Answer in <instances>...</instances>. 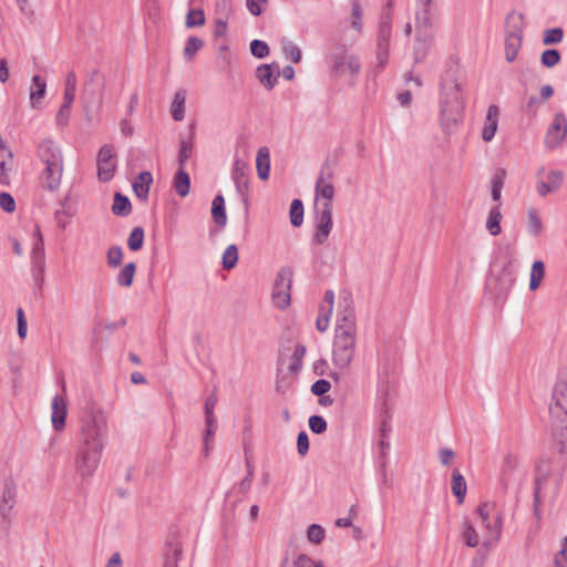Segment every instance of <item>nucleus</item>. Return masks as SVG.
I'll use <instances>...</instances> for the list:
<instances>
[{
	"label": "nucleus",
	"mask_w": 567,
	"mask_h": 567,
	"mask_svg": "<svg viewBox=\"0 0 567 567\" xmlns=\"http://www.w3.org/2000/svg\"><path fill=\"white\" fill-rule=\"evenodd\" d=\"M107 420L100 410L91 411L81 420L76 437L73 466L76 474L85 480L97 470L107 439Z\"/></svg>",
	"instance_id": "nucleus-1"
},
{
	"label": "nucleus",
	"mask_w": 567,
	"mask_h": 567,
	"mask_svg": "<svg viewBox=\"0 0 567 567\" xmlns=\"http://www.w3.org/2000/svg\"><path fill=\"white\" fill-rule=\"evenodd\" d=\"M107 420L100 410L91 411L81 420L76 437L73 466L76 474L85 480L97 470L107 439Z\"/></svg>",
	"instance_id": "nucleus-2"
},
{
	"label": "nucleus",
	"mask_w": 567,
	"mask_h": 567,
	"mask_svg": "<svg viewBox=\"0 0 567 567\" xmlns=\"http://www.w3.org/2000/svg\"><path fill=\"white\" fill-rule=\"evenodd\" d=\"M357 348V322L353 301L344 297L339 302L332 344V363L341 371L351 365Z\"/></svg>",
	"instance_id": "nucleus-3"
},
{
	"label": "nucleus",
	"mask_w": 567,
	"mask_h": 567,
	"mask_svg": "<svg viewBox=\"0 0 567 567\" xmlns=\"http://www.w3.org/2000/svg\"><path fill=\"white\" fill-rule=\"evenodd\" d=\"M464 110L463 84L454 73H449L442 79L440 94V124L445 133H453L461 126Z\"/></svg>",
	"instance_id": "nucleus-4"
},
{
	"label": "nucleus",
	"mask_w": 567,
	"mask_h": 567,
	"mask_svg": "<svg viewBox=\"0 0 567 567\" xmlns=\"http://www.w3.org/2000/svg\"><path fill=\"white\" fill-rule=\"evenodd\" d=\"M329 65L334 78H348L351 84L361 71L359 59L344 48H338L329 55Z\"/></svg>",
	"instance_id": "nucleus-5"
},
{
	"label": "nucleus",
	"mask_w": 567,
	"mask_h": 567,
	"mask_svg": "<svg viewBox=\"0 0 567 567\" xmlns=\"http://www.w3.org/2000/svg\"><path fill=\"white\" fill-rule=\"evenodd\" d=\"M522 21L523 18L520 14L513 13L507 17L508 30L505 37V59L509 63L515 61L522 47Z\"/></svg>",
	"instance_id": "nucleus-6"
},
{
	"label": "nucleus",
	"mask_w": 567,
	"mask_h": 567,
	"mask_svg": "<svg viewBox=\"0 0 567 567\" xmlns=\"http://www.w3.org/2000/svg\"><path fill=\"white\" fill-rule=\"evenodd\" d=\"M292 270L288 267L281 268L277 276L272 288V302L279 309H286L291 302V285Z\"/></svg>",
	"instance_id": "nucleus-7"
},
{
	"label": "nucleus",
	"mask_w": 567,
	"mask_h": 567,
	"mask_svg": "<svg viewBox=\"0 0 567 567\" xmlns=\"http://www.w3.org/2000/svg\"><path fill=\"white\" fill-rule=\"evenodd\" d=\"M392 33V11L389 9L381 16L378 39H377V60L378 65L383 68L388 63L390 52V39Z\"/></svg>",
	"instance_id": "nucleus-8"
},
{
	"label": "nucleus",
	"mask_w": 567,
	"mask_h": 567,
	"mask_svg": "<svg viewBox=\"0 0 567 567\" xmlns=\"http://www.w3.org/2000/svg\"><path fill=\"white\" fill-rule=\"evenodd\" d=\"M39 155L45 165L47 177H60L62 174V156L59 147L52 141H43L39 146Z\"/></svg>",
	"instance_id": "nucleus-9"
},
{
	"label": "nucleus",
	"mask_w": 567,
	"mask_h": 567,
	"mask_svg": "<svg viewBox=\"0 0 567 567\" xmlns=\"http://www.w3.org/2000/svg\"><path fill=\"white\" fill-rule=\"evenodd\" d=\"M567 137V117L564 113L558 112L554 115L549 124L546 136L545 145L548 148L559 147Z\"/></svg>",
	"instance_id": "nucleus-10"
},
{
	"label": "nucleus",
	"mask_w": 567,
	"mask_h": 567,
	"mask_svg": "<svg viewBox=\"0 0 567 567\" xmlns=\"http://www.w3.org/2000/svg\"><path fill=\"white\" fill-rule=\"evenodd\" d=\"M17 489L12 482H6L2 494L0 496V528L6 530L12 520V509L16 505Z\"/></svg>",
	"instance_id": "nucleus-11"
},
{
	"label": "nucleus",
	"mask_w": 567,
	"mask_h": 567,
	"mask_svg": "<svg viewBox=\"0 0 567 567\" xmlns=\"http://www.w3.org/2000/svg\"><path fill=\"white\" fill-rule=\"evenodd\" d=\"M477 514L488 533V535L484 538L483 545L489 547L497 543L501 537L502 519L498 516L493 524L489 522L491 505L487 503L481 504L477 507Z\"/></svg>",
	"instance_id": "nucleus-12"
},
{
	"label": "nucleus",
	"mask_w": 567,
	"mask_h": 567,
	"mask_svg": "<svg viewBox=\"0 0 567 567\" xmlns=\"http://www.w3.org/2000/svg\"><path fill=\"white\" fill-rule=\"evenodd\" d=\"M315 216L317 231L313 238L316 243L323 244L332 230V208L328 206L315 207Z\"/></svg>",
	"instance_id": "nucleus-13"
},
{
	"label": "nucleus",
	"mask_w": 567,
	"mask_h": 567,
	"mask_svg": "<svg viewBox=\"0 0 567 567\" xmlns=\"http://www.w3.org/2000/svg\"><path fill=\"white\" fill-rule=\"evenodd\" d=\"M116 169V152L111 144L103 145L97 154L99 177H111Z\"/></svg>",
	"instance_id": "nucleus-14"
},
{
	"label": "nucleus",
	"mask_w": 567,
	"mask_h": 567,
	"mask_svg": "<svg viewBox=\"0 0 567 567\" xmlns=\"http://www.w3.org/2000/svg\"><path fill=\"white\" fill-rule=\"evenodd\" d=\"M279 76L280 68L276 62L270 64H261L256 69V78L258 82L268 91L276 86Z\"/></svg>",
	"instance_id": "nucleus-15"
},
{
	"label": "nucleus",
	"mask_w": 567,
	"mask_h": 567,
	"mask_svg": "<svg viewBox=\"0 0 567 567\" xmlns=\"http://www.w3.org/2000/svg\"><path fill=\"white\" fill-rule=\"evenodd\" d=\"M315 192V207L328 206L332 208L334 187L330 179H317Z\"/></svg>",
	"instance_id": "nucleus-16"
},
{
	"label": "nucleus",
	"mask_w": 567,
	"mask_h": 567,
	"mask_svg": "<svg viewBox=\"0 0 567 567\" xmlns=\"http://www.w3.org/2000/svg\"><path fill=\"white\" fill-rule=\"evenodd\" d=\"M549 411L553 415L567 414V384L557 383L553 391Z\"/></svg>",
	"instance_id": "nucleus-17"
},
{
	"label": "nucleus",
	"mask_w": 567,
	"mask_h": 567,
	"mask_svg": "<svg viewBox=\"0 0 567 567\" xmlns=\"http://www.w3.org/2000/svg\"><path fill=\"white\" fill-rule=\"evenodd\" d=\"M499 113L497 105L492 104L488 106L482 128V138L484 142H491L494 138L498 127Z\"/></svg>",
	"instance_id": "nucleus-18"
},
{
	"label": "nucleus",
	"mask_w": 567,
	"mask_h": 567,
	"mask_svg": "<svg viewBox=\"0 0 567 567\" xmlns=\"http://www.w3.org/2000/svg\"><path fill=\"white\" fill-rule=\"evenodd\" d=\"M44 240L40 227L37 226L34 230V243L31 250V262L33 270H39L42 272L44 269Z\"/></svg>",
	"instance_id": "nucleus-19"
},
{
	"label": "nucleus",
	"mask_w": 567,
	"mask_h": 567,
	"mask_svg": "<svg viewBox=\"0 0 567 567\" xmlns=\"http://www.w3.org/2000/svg\"><path fill=\"white\" fill-rule=\"evenodd\" d=\"M51 421L55 431H62L65 426L66 402L62 395H55L51 402Z\"/></svg>",
	"instance_id": "nucleus-20"
},
{
	"label": "nucleus",
	"mask_w": 567,
	"mask_h": 567,
	"mask_svg": "<svg viewBox=\"0 0 567 567\" xmlns=\"http://www.w3.org/2000/svg\"><path fill=\"white\" fill-rule=\"evenodd\" d=\"M47 92V82L40 75H33L29 87L30 105L34 110L41 107V102Z\"/></svg>",
	"instance_id": "nucleus-21"
},
{
	"label": "nucleus",
	"mask_w": 567,
	"mask_h": 567,
	"mask_svg": "<svg viewBox=\"0 0 567 567\" xmlns=\"http://www.w3.org/2000/svg\"><path fill=\"white\" fill-rule=\"evenodd\" d=\"M256 169H257L258 177H269L270 150L267 146H261L257 151Z\"/></svg>",
	"instance_id": "nucleus-22"
},
{
	"label": "nucleus",
	"mask_w": 567,
	"mask_h": 567,
	"mask_svg": "<svg viewBox=\"0 0 567 567\" xmlns=\"http://www.w3.org/2000/svg\"><path fill=\"white\" fill-rule=\"evenodd\" d=\"M431 0H417V10L415 13L416 28L431 27Z\"/></svg>",
	"instance_id": "nucleus-23"
},
{
	"label": "nucleus",
	"mask_w": 567,
	"mask_h": 567,
	"mask_svg": "<svg viewBox=\"0 0 567 567\" xmlns=\"http://www.w3.org/2000/svg\"><path fill=\"white\" fill-rule=\"evenodd\" d=\"M194 140H195V124L189 126V132L186 136L181 137L179 142V162L183 164L186 162L193 153L194 148Z\"/></svg>",
	"instance_id": "nucleus-24"
},
{
	"label": "nucleus",
	"mask_w": 567,
	"mask_h": 567,
	"mask_svg": "<svg viewBox=\"0 0 567 567\" xmlns=\"http://www.w3.org/2000/svg\"><path fill=\"white\" fill-rule=\"evenodd\" d=\"M186 92L184 90H178L173 97L171 104V113L175 121L181 122L185 118L186 111Z\"/></svg>",
	"instance_id": "nucleus-25"
},
{
	"label": "nucleus",
	"mask_w": 567,
	"mask_h": 567,
	"mask_svg": "<svg viewBox=\"0 0 567 567\" xmlns=\"http://www.w3.org/2000/svg\"><path fill=\"white\" fill-rule=\"evenodd\" d=\"M561 187V179H536L534 189L539 197L556 194Z\"/></svg>",
	"instance_id": "nucleus-26"
},
{
	"label": "nucleus",
	"mask_w": 567,
	"mask_h": 567,
	"mask_svg": "<svg viewBox=\"0 0 567 567\" xmlns=\"http://www.w3.org/2000/svg\"><path fill=\"white\" fill-rule=\"evenodd\" d=\"M515 282L514 276L509 271H503L497 278L495 292L497 298H506Z\"/></svg>",
	"instance_id": "nucleus-27"
},
{
	"label": "nucleus",
	"mask_w": 567,
	"mask_h": 567,
	"mask_svg": "<svg viewBox=\"0 0 567 567\" xmlns=\"http://www.w3.org/2000/svg\"><path fill=\"white\" fill-rule=\"evenodd\" d=\"M466 491L467 487L464 476L458 470H454L452 473V493L457 497L458 504H463Z\"/></svg>",
	"instance_id": "nucleus-28"
},
{
	"label": "nucleus",
	"mask_w": 567,
	"mask_h": 567,
	"mask_svg": "<svg viewBox=\"0 0 567 567\" xmlns=\"http://www.w3.org/2000/svg\"><path fill=\"white\" fill-rule=\"evenodd\" d=\"M212 215H213V218H214V221L220 226V227H224L227 223V216H226V210H225V200H224V197L221 195H217L214 199H213V204H212Z\"/></svg>",
	"instance_id": "nucleus-29"
},
{
	"label": "nucleus",
	"mask_w": 567,
	"mask_h": 567,
	"mask_svg": "<svg viewBox=\"0 0 567 567\" xmlns=\"http://www.w3.org/2000/svg\"><path fill=\"white\" fill-rule=\"evenodd\" d=\"M543 221L536 208L527 210V229L533 237H538L543 231Z\"/></svg>",
	"instance_id": "nucleus-30"
},
{
	"label": "nucleus",
	"mask_w": 567,
	"mask_h": 567,
	"mask_svg": "<svg viewBox=\"0 0 567 567\" xmlns=\"http://www.w3.org/2000/svg\"><path fill=\"white\" fill-rule=\"evenodd\" d=\"M545 276V265L540 260L534 261L530 269V280H529V289L536 290L540 282L543 281Z\"/></svg>",
	"instance_id": "nucleus-31"
},
{
	"label": "nucleus",
	"mask_w": 567,
	"mask_h": 567,
	"mask_svg": "<svg viewBox=\"0 0 567 567\" xmlns=\"http://www.w3.org/2000/svg\"><path fill=\"white\" fill-rule=\"evenodd\" d=\"M501 219H502V214L499 210V206H495L494 208H492L489 210L487 221H486V227L491 235L497 236L501 234V231H502Z\"/></svg>",
	"instance_id": "nucleus-32"
},
{
	"label": "nucleus",
	"mask_w": 567,
	"mask_h": 567,
	"mask_svg": "<svg viewBox=\"0 0 567 567\" xmlns=\"http://www.w3.org/2000/svg\"><path fill=\"white\" fill-rule=\"evenodd\" d=\"M281 52L286 58L290 59L293 63H299L302 59L301 49L289 40L281 41Z\"/></svg>",
	"instance_id": "nucleus-33"
},
{
	"label": "nucleus",
	"mask_w": 567,
	"mask_h": 567,
	"mask_svg": "<svg viewBox=\"0 0 567 567\" xmlns=\"http://www.w3.org/2000/svg\"><path fill=\"white\" fill-rule=\"evenodd\" d=\"M238 262V248L235 244L226 247L223 252L221 264L224 269L230 270L236 267Z\"/></svg>",
	"instance_id": "nucleus-34"
},
{
	"label": "nucleus",
	"mask_w": 567,
	"mask_h": 567,
	"mask_svg": "<svg viewBox=\"0 0 567 567\" xmlns=\"http://www.w3.org/2000/svg\"><path fill=\"white\" fill-rule=\"evenodd\" d=\"M112 212L118 216H126L131 213V203L127 197L116 193L112 206Z\"/></svg>",
	"instance_id": "nucleus-35"
},
{
	"label": "nucleus",
	"mask_w": 567,
	"mask_h": 567,
	"mask_svg": "<svg viewBox=\"0 0 567 567\" xmlns=\"http://www.w3.org/2000/svg\"><path fill=\"white\" fill-rule=\"evenodd\" d=\"M135 270L136 266L134 262L126 264L116 277L117 284L122 287H130L133 282Z\"/></svg>",
	"instance_id": "nucleus-36"
},
{
	"label": "nucleus",
	"mask_w": 567,
	"mask_h": 567,
	"mask_svg": "<svg viewBox=\"0 0 567 567\" xmlns=\"http://www.w3.org/2000/svg\"><path fill=\"white\" fill-rule=\"evenodd\" d=\"M78 80L74 72H70L65 79V89L63 94V102L73 104L75 100Z\"/></svg>",
	"instance_id": "nucleus-37"
},
{
	"label": "nucleus",
	"mask_w": 567,
	"mask_h": 567,
	"mask_svg": "<svg viewBox=\"0 0 567 567\" xmlns=\"http://www.w3.org/2000/svg\"><path fill=\"white\" fill-rule=\"evenodd\" d=\"M431 40L426 37H423L420 31L416 34V43L414 45V60L416 62L422 61L427 53Z\"/></svg>",
	"instance_id": "nucleus-38"
},
{
	"label": "nucleus",
	"mask_w": 567,
	"mask_h": 567,
	"mask_svg": "<svg viewBox=\"0 0 567 567\" xmlns=\"http://www.w3.org/2000/svg\"><path fill=\"white\" fill-rule=\"evenodd\" d=\"M290 223L295 227H299L303 223V204L300 199H293L290 205Z\"/></svg>",
	"instance_id": "nucleus-39"
},
{
	"label": "nucleus",
	"mask_w": 567,
	"mask_h": 567,
	"mask_svg": "<svg viewBox=\"0 0 567 567\" xmlns=\"http://www.w3.org/2000/svg\"><path fill=\"white\" fill-rule=\"evenodd\" d=\"M144 243V229L140 226L132 229L128 239L127 246L131 250L137 251L142 248Z\"/></svg>",
	"instance_id": "nucleus-40"
},
{
	"label": "nucleus",
	"mask_w": 567,
	"mask_h": 567,
	"mask_svg": "<svg viewBox=\"0 0 567 567\" xmlns=\"http://www.w3.org/2000/svg\"><path fill=\"white\" fill-rule=\"evenodd\" d=\"M560 60V53L556 49H547L540 54V63L548 69L556 66Z\"/></svg>",
	"instance_id": "nucleus-41"
},
{
	"label": "nucleus",
	"mask_w": 567,
	"mask_h": 567,
	"mask_svg": "<svg viewBox=\"0 0 567 567\" xmlns=\"http://www.w3.org/2000/svg\"><path fill=\"white\" fill-rule=\"evenodd\" d=\"M463 539L465 545L468 547H476L480 543L476 529L467 520L464 522Z\"/></svg>",
	"instance_id": "nucleus-42"
},
{
	"label": "nucleus",
	"mask_w": 567,
	"mask_h": 567,
	"mask_svg": "<svg viewBox=\"0 0 567 567\" xmlns=\"http://www.w3.org/2000/svg\"><path fill=\"white\" fill-rule=\"evenodd\" d=\"M564 39V31L561 28L547 29L543 33V43L545 45L558 44Z\"/></svg>",
	"instance_id": "nucleus-43"
},
{
	"label": "nucleus",
	"mask_w": 567,
	"mask_h": 567,
	"mask_svg": "<svg viewBox=\"0 0 567 567\" xmlns=\"http://www.w3.org/2000/svg\"><path fill=\"white\" fill-rule=\"evenodd\" d=\"M205 23V13L202 9H192L187 12L185 24L187 28L202 27Z\"/></svg>",
	"instance_id": "nucleus-44"
},
{
	"label": "nucleus",
	"mask_w": 567,
	"mask_h": 567,
	"mask_svg": "<svg viewBox=\"0 0 567 567\" xmlns=\"http://www.w3.org/2000/svg\"><path fill=\"white\" fill-rule=\"evenodd\" d=\"M152 182H153V179H134V183L132 185L133 190L140 199H142V200L147 199V196L150 193V186H151Z\"/></svg>",
	"instance_id": "nucleus-45"
},
{
	"label": "nucleus",
	"mask_w": 567,
	"mask_h": 567,
	"mask_svg": "<svg viewBox=\"0 0 567 567\" xmlns=\"http://www.w3.org/2000/svg\"><path fill=\"white\" fill-rule=\"evenodd\" d=\"M203 44V41L196 37L188 38L184 48V55L188 60H192L193 56L202 49Z\"/></svg>",
	"instance_id": "nucleus-46"
},
{
	"label": "nucleus",
	"mask_w": 567,
	"mask_h": 567,
	"mask_svg": "<svg viewBox=\"0 0 567 567\" xmlns=\"http://www.w3.org/2000/svg\"><path fill=\"white\" fill-rule=\"evenodd\" d=\"M233 13V0H216L215 17L230 18Z\"/></svg>",
	"instance_id": "nucleus-47"
},
{
	"label": "nucleus",
	"mask_w": 567,
	"mask_h": 567,
	"mask_svg": "<svg viewBox=\"0 0 567 567\" xmlns=\"http://www.w3.org/2000/svg\"><path fill=\"white\" fill-rule=\"evenodd\" d=\"M250 52L258 59H264L269 54V47L261 40H252L250 42Z\"/></svg>",
	"instance_id": "nucleus-48"
},
{
	"label": "nucleus",
	"mask_w": 567,
	"mask_h": 567,
	"mask_svg": "<svg viewBox=\"0 0 567 567\" xmlns=\"http://www.w3.org/2000/svg\"><path fill=\"white\" fill-rule=\"evenodd\" d=\"M71 103L63 102L55 115V123L59 126H65L69 123L71 116Z\"/></svg>",
	"instance_id": "nucleus-49"
},
{
	"label": "nucleus",
	"mask_w": 567,
	"mask_h": 567,
	"mask_svg": "<svg viewBox=\"0 0 567 567\" xmlns=\"http://www.w3.org/2000/svg\"><path fill=\"white\" fill-rule=\"evenodd\" d=\"M307 537L309 542L320 544L324 538V529L320 525L312 524L308 528Z\"/></svg>",
	"instance_id": "nucleus-50"
},
{
	"label": "nucleus",
	"mask_w": 567,
	"mask_h": 567,
	"mask_svg": "<svg viewBox=\"0 0 567 567\" xmlns=\"http://www.w3.org/2000/svg\"><path fill=\"white\" fill-rule=\"evenodd\" d=\"M331 313L330 309H326L324 306L320 307L319 317L316 321V327L320 332H324L328 329Z\"/></svg>",
	"instance_id": "nucleus-51"
},
{
	"label": "nucleus",
	"mask_w": 567,
	"mask_h": 567,
	"mask_svg": "<svg viewBox=\"0 0 567 567\" xmlns=\"http://www.w3.org/2000/svg\"><path fill=\"white\" fill-rule=\"evenodd\" d=\"M309 427L316 434H321L327 430V422L320 415H312L309 417Z\"/></svg>",
	"instance_id": "nucleus-52"
},
{
	"label": "nucleus",
	"mask_w": 567,
	"mask_h": 567,
	"mask_svg": "<svg viewBox=\"0 0 567 567\" xmlns=\"http://www.w3.org/2000/svg\"><path fill=\"white\" fill-rule=\"evenodd\" d=\"M268 4V0H246L248 11L255 16H260Z\"/></svg>",
	"instance_id": "nucleus-53"
},
{
	"label": "nucleus",
	"mask_w": 567,
	"mask_h": 567,
	"mask_svg": "<svg viewBox=\"0 0 567 567\" xmlns=\"http://www.w3.org/2000/svg\"><path fill=\"white\" fill-rule=\"evenodd\" d=\"M122 258H123V251H122V248L116 246V247H111L107 251V262L110 266L112 267H117L121 265L122 262Z\"/></svg>",
	"instance_id": "nucleus-54"
},
{
	"label": "nucleus",
	"mask_w": 567,
	"mask_h": 567,
	"mask_svg": "<svg viewBox=\"0 0 567 567\" xmlns=\"http://www.w3.org/2000/svg\"><path fill=\"white\" fill-rule=\"evenodd\" d=\"M17 323H18V336L21 339L27 337L28 332V322L25 318V313L22 308H18L17 310Z\"/></svg>",
	"instance_id": "nucleus-55"
},
{
	"label": "nucleus",
	"mask_w": 567,
	"mask_h": 567,
	"mask_svg": "<svg viewBox=\"0 0 567 567\" xmlns=\"http://www.w3.org/2000/svg\"><path fill=\"white\" fill-rule=\"evenodd\" d=\"M0 207L6 213H13L16 210V202L9 193H0Z\"/></svg>",
	"instance_id": "nucleus-56"
},
{
	"label": "nucleus",
	"mask_w": 567,
	"mask_h": 567,
	"mask_svg": "<svg viewBox=\"0 0 567 567\" xmlns=\"http://www.w3.org/2000/svg\"><path fill=\"white\" fill-rule=\"evenodd\" d=\"M330 388H331V384L329 381H327L324 379H320V380H317L311 385V392L315 395L321 396V395L326 394L330 390Z\"/></svg>",
	"instance_id": "nucleus-57"
},
{
	"label": "nucleus",
	"mask_w": 567,
	"mask_h": 567,
	"mask_svg": "<svg viewBox=\"0 0 567 567\" xmlns=\"http://www.w3.org/2000/svg\"><path fill=\"white\" fill-rule=\"evenodd\" d=\"M351 24L358 31L362 28V11L359 3L352 6Z\"/></svg>",
	"instance_id": "nucleus-58"
},
{
	"label": "nucleus",
	"mask_w": 567,
	"mask_h": 567,
	"mask_svg": "<svg viewBox=\"0 0 567 567\" xmlns=\"http://www.w3.org/2000/svg\"><path fill=\"white\" fill-rule=\"evenodd\" d=\"M297 450L301 456H305L309 451V437L305 431H301L297 437Z\"/></svg>",
	"instance_id": "nucleus-59"
},
{
	"label": "nucleus",
	"mask_w": 567,
	"mask_h": 567,
	"mask_svg": "<svg viewBox=\"0 0 567 567\" xmlns=\"http://www.w3.org/2000/svg\"><path fill=\"white\" fill-rule=\"evenodd\" d=\"M252 477H254V467L249 462H247V476L239 483V491L243 494L248 493V491L251 486Z\"/></svg>",
	"instance_id": "nucleus-60"
},
{
	"label": "nucleus",
	"mask_w": 567,
	"mask_h": 567,
	"mask_svg": "<svg viewBox=\"0 0 567 567\" xmlns=\"http://www.w3.org/2000/svg\"><path fill=\"white\" fill-rule=\"evenodd\" d=\"M557 567H567V536L561 542V548L555 556Z\"/></svg>",
	"instance_id": "nucleus-61"
},
{
	"label": "nucleus",
	"mask_w": 567,
	"mask_h": 567,
	"mask_svg": "<svg viewBox=\"0 0 567 567\" xmlns=\"http://www.w3.org/2000/svg\"><path fill=\"white\" fill-rule=\"evenodd\" d=\"M189 181L190 179H174L173 187L179 196L185 197L188 195L190 188Z\"/></svg>",
	"instance_id": "nucleus-62"
},
{
	"label": "nucleus",
	"mask_w": 567,
	"mask_h": 567,
	"mask_svg": "<svg viewBox=\"0 0 567 567\" xmlns=\"http://www.w3.org/2000/svg\"><path fill=\"white\" fill-rule=\"evenodd\" d=\"M439 458H440V462L442 463V465L447 466L453 463V461L455 458V453L453 450L445 447V449L440 450Z\"/></svg>",
	"instance_id": "nucleus-63"
},
{
	"label": "nucleus",
	"mask_w": 567,
	"mask_h": 567,
	"mask_svg": "<svg viewBox=\"0 0 567 567\" xmlns=\"http://www.w3.org/2000/svg\"><path fill=\"white\" fill-rule=\"evenodd\" d=\"M313 559L306 554H299L292 563L293 567H311Z\"/></svg>",
	"instance_id": "nucleus-64"
}]
</instances>
